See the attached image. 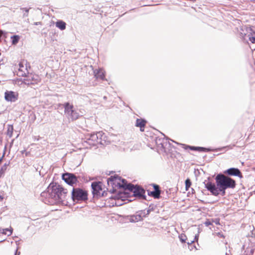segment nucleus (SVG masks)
<instances>
[{
    "label": "nucleus",
    "instance_id": "f257e3e1",
    "mask_svg": "<svg viewBox=\"0 0 255 255\" xmlns=\"http://www.w3.org/2000/svg\"><path fill=\"white\" fill-rule=\"evenodd\" d=\"M215 180L216 184L210 182L205 183V187L215 196H217L220 194L224 195L226 189L234 188L235 187V181L224 175H217Z\"/></svg>",
    "mask_w": 255,
    "mask_h": 255
},
{
    "label": "nucleus",
    "instance_id": "f03ea898",
    "mask_svg": "<svg viewBox=\"0 0 255 255\" xmlns=\"http://www.w3.org/2000/svg\"><path fill=\"white\" fill-rule=\"evenodd\" d=\"M108 184L110 186H112L113 191H116L117 188L120 187L126 188L131 191H132L135 195H141L143 190L139 187L134 186L131 184H128L127 181L121 178V177L115 175L111 177L107 180Z\"/></svg>",
    "mask_w": 255,
    "mask_h": 255
},
{
    "label": "nucleus",
    "instance_id": "7ed1b4c3",
    "mask_svg": "<svg viewBox=\"0 0 255 255\" xmlns=\"http://www.w3.org/2000/svg\"><path fill=\"white\" fill-rule=\"evenodd\" d=\"M47 192L49 193V197L53 199L56 202H60L62 200L63 195L62 191L57 186L50 185L48 187Z\"/></svg>",
    "mask_w": 255,
    "mask_h": 255
},
{
    "label": "nucleus",
    "instance_id": "20e7f679",
    "mask_svg": "<svg viewBox=\"0 0 255 255\" xmlns=\"http://www.w3.org/2000/svg\"><path fill=\"white\" fill-rule=\"evenodd\" d=\"M241 34L245 39V37L247 36L252 43H255V27L243 28Z\"/></svg>",
    "mask_w": 255,
    "mask_h": 255
},
{
    "label": "nucleus",
    "instance_id": "39448f33",
    "mask_svg": "<svg viewBox=\"0 0 255 255\" xmlns=\"http://www.w3.org/2000/svg\"><path fill=\"white\" fill-rule=\"evenodd\" d=\"M65 114L66 117L72 121L77 119L79 115L73 109V106L67 103L64 105Z\"/></svg>",
    "mask_w": 255,
    "mask_h": 255
},
{
    "label": "nucleus",
    "instance_id": "423d86ee",
    "mask_svg": "<svg viewBox=\"0 0 255 255\" xmlns=\"http://www.w3.org/2000/svg\"><path fill=\"white\" fill-rule=\"evenodd\" d=\"M103 135L102 132H99L97 133L88 134L86 136V141L90 145H95L96 143H100L102 144L101 137Z\"/></svg>",
    "mask_w": 255,
    "mask_h": 255
},
{
    "label": "nucleus",
    "instance_id": "0eeeda50",
    "mask_svg": "<svg viewBox=\"0 0 255 255\" xmlns=\"http://www.w3.org/2000/svg\"><path fill=\"white\" fill-rule=\"evenodd\" d=\"M72 198L75 200H83L87 198V193L80 189H74L72 191Z\"/></svg>",
    "mask_w": 255,
    "mask_h": 255
},
{
    "label": "nucleus",
    "instance_id": "6e6552de",
    "mask_svg": "<svg viewBox=\"0 0 255 255\" xmlns=\"http://www.w3.org/2000/svg\"><path fill=\"white\" fill-rule=\"evenodd\" d=\"M40 80L39 76L33 74H29L22 80L24 83L27 85L37 84Z\"/></svg>",
    "mask_w": 255,
    "mask_h": 255
},
{
    "label": "nucleus",
    "instance_id": "1a4fd4ad",
    "mask_svg": "<svg viewBox=\"0 0 255 255\" xmlns=\"http://www.w3.org/2000/svg\"><path fill=\"white\" fill-rule=\"evenodd\" d=\"M18 98V93L17 92L6 90L4 93V99L8 102H15Z\"/></svg>",
    "mask_w": 255,
    "mask_h": 255
},
{
    "label": "nucleus",
    "instance_id": "9d476101",
    "mask_svg": "<svg viewBox=\"0 0 255 255\" xmlns=\"http://www.w3.org/2000/svg\"><path fill=\"white\" fill-rule=\"evenodd\" d=\"M63 179L68 184L73 185L76 183L77 180L76 177L70 173H65L62 176Z\"/></svg>",
    "mask_w": 255,
    "mask_h": 255
},
{
    "label": "nucleus",
    "instance_id": "9b49d317",
    "mask_svg": "<svg viewBox=\"0 0 255 255\" xmlns=\"http://www.w3.org/2000/svg\"><path fill=\"white\" fill-rule=\"evenodd\" d=\"M94 194L99 195L102 190L101 183L94 182L92 184Z\"/></svg>",
    "mask_w": 255,
    "mask_h": 255
},
{
    "label": "nucleus",
    "instance_id": "f8f14e48",
    "mask_svg": "<svg viewBox=\"0 0 255 255\" xmlns=\"http://www.w3.org/2000/svg\"><path fill=\"white\" fill-rule=\"evenodd\" d=\"M95 76L97 79L104 80L105 77V72L103 69H99L94 71Z\"/></svg>",
    "mask_w": 255,
    "mask_h": 255
},
{
    "label": "nucleus",
    "instance_id": "ddd939ff",
    "mask_svg": "<svg viewBox=\"0 0 255 255\" xmlns=\"http://www.w3.org/2000/svg\"><path fill=\"white\" fill-rule=\"evenodd\" d=\"M225 173H228L229 175H236L238 176H241V172L237 168H230L228 169Z\"/></svg>",
    "mask_w": 255,
    "mask_h": 255
},
{
    "label": "nucleus",
    "instance_id": "4468645a",
    "mask_svg": "<svg viewBox=\"0 0 255 255\" xmlns=\"http://www.w3.org/2000/svg\"><path fill=\"white\" fill-rule=\"evenodd\" d=\"M146 121L144 120L139 119L136 120V126L140 128V131H144V127L145 125Z\"/></svg>",
    "mask_w": 255,
    "mask_h": 255
},
{
    "label": "nucleus",
    "instance_id": "2eb2a0df",
    "mask_svg": "<svg viewBox=\"0 0 255 255\" xmlns=\"http://www.w3.org/2000/svg\"><path fill=\"white\" fill-rule=\"evenodd\" d=\"M56 26L61 30H63L66 29V23L61 20H58L55 23Z\"/></svg>",
    "mask_w": 255,
    "mask_h": 255
},
{
    "label": "nucleus",
    "instance_id": "dca6fc26",
    "mask_svg": "<svg viewBox=\"0 0 255 255\" xmlns=\"http://www.w3.org/2000/svg\"><path fill=\"white\" fill-rule=\"evenodd\" d=\"M18 71L17 72V75L19 76H23L25 74L26 69L23 65L21 63H19L18 64Z\"/></svg>",
    "mask_w": 255,
    "mask_h": 255
},
{
    "label": "nucleus",
    "instance_id": "f3484780",
    "mask_svg": "<svg viewBox=\"0 0 255 255\" xmlns=\"http://www.w3.org/2000/svg\"><path fill=\"white\" fill-rule=\"evenodd\" d=\"M129 221L131 223H136L142 220V217L139 215H133L129 218Z\"/></svg>",
    "mask_w": 255,
    "mask_h": 255
},
{
    "label": "nucleus",
    "instance_id": "a211bd4d",
    "mask_svg": "<svg viewBox=\"0 0 255 255\" xmlns=\"http://www.w3.org/2000/svg\"><path fill=\"white\" fill-rule=\"evenodd\" d=\"M154 188L155 189V191L151 192L152 195L155 198H158L160 194V191L158 189V185H154Z\"/></svg>",
    "mask_w": 255,
    "mask_h": 255
},
{
    "label": "nucleus",
    "instance_id": "6ab92c4d",
    "mask_svg": "<svg viewBox=\"0 0 255 255\" xmlns=\"http://www.w3.org/2000/svg\"><path fill=\"white\" fill-rule=\"evenodd\" d=\"M1 232L3 234L10 236L12 233V229L11 228L1 229Z\"/></svg>",
    "mask_w": 255,
    "mask_h": 255
},
{
    "label": "nucleus",
    "instance_id": "aec40b11",
    "mask_svg": "<svg viewBox=\"0 0 255 255\" xmlns=\"http://www.w3.org/2000/svg\"><path fill=\"white\" fill-rule=\"evenodd\" d=\"M12 40V44L13 45H16L20 39V36L19 35H13L11 37Z\"/></svg>",
    "mask_w": 255,
    "mask_h": 255
},
{
    "label": "nucleus",
    "instance_id": "412c9836",
    "mask_svg": "<svg viewBox=\"0 0 255 255\" xmlns=\"http://www.w3.org/2000/svg\"><path fill=\"white\" fill-rule=\"evenodd\" d=\"M185 148L186 149L187 148H189L191 150H198V151H203L205 149V148H204L203 147H194V146H186V147Z\"/></svg>",
    "mask_w": 255,
    "mask_h": 255
},
{
    "label": "nucleus",
    "instance_id": "4be33fe9",
    "mask_svg": "<svg viewBox=\"0 0 255 255\" xmlns=\"http://www.w3.org/2000/svg\"><path fill=\"white\" fill-rule=\"evenodd\" d=\"M8 166V164L5 163L2 167L1 168L0 170V177L1 175L6 171L7 166Z\"/></svg>",
    "mask_w": 255,
    "mask_h": 255
},
{
    "label": "nucleus",
    "instance_id": "5701e85b",
    "mask_svg": "<svg viewBox=\"0 0 255 255\" xmlns=\"http://www.w3.org/2000/svg\"><path fill=\"white\" fill-rule=\"evenodd\" d=\"M13 127L12 126H8L7 129V134L11 137L12 135L13 132Z\"/></svg>",
    "mask_w": 255,
    "mask_h": 255
},
{
    "label": "nucleus",
    "instance_id": "b1692460",
    "mask_svg": "<svg viewBox=\"0 0 255 255\" xmlns=\"http://www.w3.org/2000/svg\"><path fill=\"white\" fill-rule=\"evenodd\" d=\"M186 189L187 190L190 187L191 183L189 179H187L185 181Z\"/></svg>",
    "mask_w": 255,
    "mask_h": 255
},
{
    "label": "nucleus",
    "instance_id": "393cba45",
    "mask_svg": "<svg viewBox=\"0 0 255 255\" xmlns=\"http://www.w3.org/2000/svg\"><path fill=\"white\" fill-rule=\"evenodd\" d=\"M22 154H25L26 156H27L28 154V152H27L25 150H23L21 151Z\"/></svg>",
    "mask_w": 255,
    "mask_h": 255
},
{
    "label": "nucleus",
    "instance_id": "a878e982",
    "mask_svg": "<svg viewBox=\"0 0 255 255\" xmlns=\"http://www.w3.org/2000/svg\"><path fill=\"white\" fill-rule=\"evenodd\" d=\"M205 224L206 225V226H209L211 224L210 222L209 221H206L205 223Z\"/></svg>",
    "mask_w": 255,
    "mask_h": 255
},
{
    "label": "nucleus",
    "instance_id": "bb28decb",
    "mask_svg": "<svg viewBox=\"0 0 255 255\" xmlns=\"http://www.w3.org/2000/svg\"><path fill=\"white\" fill-rule=\"evenodd\" d=\"M20 253L19 252H18L17 250H16L14 255H20Z\"/></svg>",
    "mask_w": 255,
    "mask_h": 255
},
{
    "label": "nucleus",
    "instance_id": "cd10ccee",
    "mask_svg": "<svg viewBox=\"0 0 255 255\" xmlns=\"http://www.w3.org/2000/svg\"><path fill=\"white\" fill-rule=\"evenodd\" d=\"M198 237V235H196L195 236V239H194L195 240H197Z\"/></svg>",
    "mask_w": 255,
    "mask_h": 255
},
{
    "label": "nucleus",
    "instance_id": "c85d7f7f",
    "mask_svg": "<svg viewBox=\"0 0 255 255\" xmlns=\"http://www.w3.org/2000/svg\"><path fill=\"white\" fill-rule=\"evenodd\" d=\"M2 160V157L0 158V163L1 162Z\"/></svg>",
    "mask_w": 255,
    "mask_h": 255
},
{
    "label": "nucleus",
    "instance_id": "c756f323",
    "mask_svg": "<svg viewBox=\"0 0 255 255\" xmlns=\"http://www.w3.org/2000/svg\"><path fill=\"white\" fill-rule=\"evenodd\" d=\"M181 240L182 242H185L184 240H183V239H181Z\"/></svg>",
    "mask_w": 255,
    "mask_h": 255
},
{
    "label": "nucleus",
    "instance_id": "7c9ffc66",
    "mask_svg": "<svg viewBox=\"0 0 255 255\" xmlns=\"http://www.w3.org/2000/svg\"><path fill=\"white\" fill-rule=\"evenodd\" d=\"M2 198H3L2 197V196H1V195H0V199H1H1H2Z\"/></svg>",
    "mask_w": 255,
    "mask_h": 255
},
{
    "label": "nucleus",
    "instance_id": "2f4dec72",
    "mask_svg": "<svg viewBox=\"0 0 255 255\" xmlns=\"http://www.w3.org/2000/svg\"><path fill=\"white\" fill-rule=\"evenodd\" d=\"M194 242V241H191V243H192Z\"/></svg>",
    "mask_w": 255,
    "mask_h": 255
},
{
    "label": "nucleus",
    "instance_id": "473e14b6",
    "mask_svg": "<svg viewBox=\"0 0 255 255\" xmlns=\"http://www.w3.org/2000/svg\"><path fill=\"white\" fill-rule=\"evenodd\" d=\"M0 232H1V229L0 228Z\"/></svg>",
    "mask_w": 255,
    "mask_h": 255
}]
</instances>
